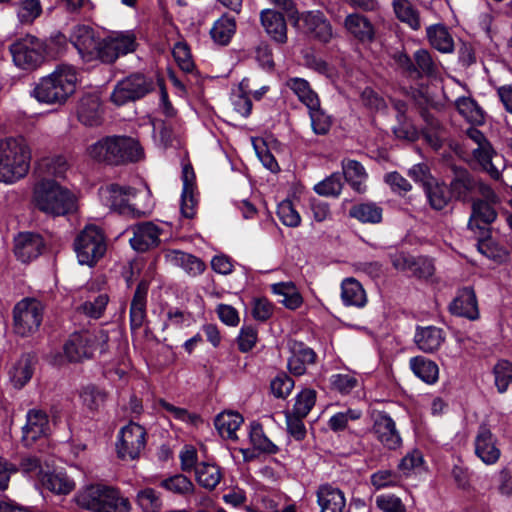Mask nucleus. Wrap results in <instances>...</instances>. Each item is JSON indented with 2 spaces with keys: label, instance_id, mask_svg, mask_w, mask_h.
<instances>
[{
  "label": "nucleus",
  "instance_id": "nucleus-1",
  "mask_svg": "<svg viewBox=\"0 0 512 512\" xmlns=\"http://www.w3.org/2000/svg\"><path fill=\"white\" fill-rule=\"evenodd\" d=\"M70 39L85 62L112 64L120 56L136 49V36L131 31L114 32L99 38L91 27L78 25L73 29Z\"/></svg>",
  "mask_w": 512,
  "mask_h": 512
},
{
  "label": "nucleus",
  "instance_id": "nucleus-2",
  "mask_svg": "<svg viewBox=\"0 0 512 512\" xmlns=\"http://www.w3.org/2000/svg\"><path fill=\"white\" fill-rule=\"evenodd\" d=\"M78 81L79 75L74 66L60 64L35 83L30 95L39 103L61 105L76 91Z\"/></svg>",
  "mask_w": 512,
  "mask_h": 512
},
{
  "label": "nucleus",
  "instance_id": "nucleus-3",
  "mask_svg": "<svg viewBox=\"0 0 512 512\" xmlns=\"http://www.w3.org/2000/svg\"><path fill=\"white\" fill-rule=\"evenodd\" d=\"M86 153L96 162L113 166L138 162L144 158V150L139 141L129 136L103 137L89 145Z\"/></svg>",
  "mask_w": 512,
  "mask_h": 512
},
{
  "label": "nucleus",
  "instance_id": "nucleus-4",
  "mask_svg": "<svg viewBox=\"0 0 512 512\" xmlns=\"http://www.w3.org/2000/svg\"><path fill=\"white\" fill-rule=\"evenodd\" d=\"M32 200L39 211L51 217L64 216L77 209L76 196L50 179L41 180L34 186Z\"/></svg>",
  "mask_w": 512,
  "mask_h": 512
},
{
  "label": "nucleus",
  "instance_id": "nucleus-5",
  "mask_svg": "<svg viewBox=\"0 0 512 512\" xmlns=\"http://www.w3.org/2000/svg\"><path fill=\"white\" fill-rule=\"evenodd\" d=\"M75 503L92 512H129L130 502L119 490L103 484H91L81 488L75 495Z\"/></svg>",
  "mask_w": 512,
  "mask_h": 512
},
{
  "label": "nucleus",
  "instance_id": "nucleus-6",
  "mask_svg": "<svg viewBox=\"0 0 512 512\" xmlns=\"http://www.w3.org/2000/svg\"><path fill=\"white\" fill-rule=\"evenodd\" d=\"M31 151L24 139L7 138L0 141V182L11 184L29 171Z\"/></svg>",
  "mask_w": 512,
  "mask_h": 512
},
{
  "label": "nucleus",
  "instance_id": "nucleus-7",
  "mask_svg": "<svg viewBox=\"0 0 512 512\" xmlns=\"http://www.w3.org/2000/svg\"><path fill=\"white\" fill-rule=\"evenodd\" d=\"M74 250L81 265H95L107 250L102 229L93 224L86 225L74 240Z\"/></svg>",
  "mask_w": 512,
  "mask_h": 512
},
{
  "label": "nucleus",
  "instance_id": "nucleus-8",
  "mask_svg": "<svg viewBox=\"0 0 512 512\" xmlns=\"http://www.w3.org/2000/svg\"><path fill=\"white\" fill-rule=\"evenodd\" d=\"M9 51L16 67L26 71L37 69L45 60V42L33 35L27 34L14 41Z\"/></svg>",
  "mask_w": 512,
  "mask_h": 512
},
{
  "label": "nucleus",
  "instance_id": "nucleus-9",
  "mask_svg": "<svg viewBox=\"0 0 512 512\" xmlns=\"http://www.w3.org/2000/svg\"><path fill=\"white\" fill-rule=\"evenodd\" d=\"M153 90L154 82L151 78L141 73H133L116 83L110 99L116 106H123L145 97Z\"/></svg>",
  "mask_w": 512,
  "mask_h": 512
},
{
  "label": "nucleus",
  "instance_id": "nucleus-10",
  "mask_svg": "<svg viewBox=\"0 0 512 512\" xmlns=\"http://www.w3.org/2000/svg\"><path fill=\"white\" fill-rule=\"evenodd\" d=\"M108 341V334L100 330L97 334L90 331L75 332L70 335L64 345V353L71 362H79L90 358L101 342L100 350Z\"/></svg>",
  "mask_w": 512,
  "mask_h": 512
},
{
  "label": "nucleus",
  "instance_id": "nucleus-11",
  "mask_svg": "<svg viewBox=\"0 0 512 512\" xmlns=\"http://www.w3.org/2000/svg\"><path fill=\"white\" fill-rule=\"evenodd\" d=\"M43 306L34 298L19 301L13 309V329L20 336L35 333L42 322Z\"/></svg>",
  "mask_w": 512,
  "mask_h": 512
},
{
  "label": "nucleus",
  "instance_id": "nucleus-12",
  "mask_svg": "<svg viewBox=\"0 0 512 512\" xmlns=\"http://www.w3.org/2000/svg\"><path fill=\"white\" fill-rule=\"evenodd\" d=\"M146 446L145 429L134 422L122 427L117 435L116 452L122 460H135L139 458Z\"/></svg>",
  "mask_w": 512,
  "mask_h": 512
},
{
  "label": "nucleus",
  "instance_id": "nucleus-13",
  "mask_svg": "<svg viewBox=\"0 0 512 512\" xmlns=\"http://www.w3.org/2000/svg\"><path fill=\"white\" fill-rule=\"evenodd\" d=\"M99 195L102 203L111 210L124 215H136L137 210L130 203L131 199L135 197L134 188L113 183L101 187Z\"/></svg>",
  "mask_w": 512,
  "mask_h": 512
},
{
  "label": "nucleus",
  "instance_id": "nucleus-14",
  "mask_svg": "<svg viewBox=\"0 0 512 512\" xmlns=\"http://www.w3.org/2000/svg\"><path fill=\"white\" fill-rule=\"evenodd\" d=\"M474 453L482 463L488 466L496 464L501 457L498 439L486 424L480 425L476 432Z\"/></svg>",
  "mask_w": 512,
  "mask_h": 512
},
{
  "label": "nucleus",
  "instance_id": "nucleus-15",
  "mask_svg": "<svg viewBox=\"0 0 512 512\" xmlns=\"http://www.w3.org/2000/svg\"><path fill=\"white\" fill-rule=\"evenodd\" d=\"M132 237L129 243L137 252H147L159 246L163 229L151 221L141 222L130 227Z\"/></svg>",
  "mask_w": 512,
  "mask_h": 512
},
{
  "label": "nucleus",
  "instance_id": "nucleus-16",
  "mask_svg": "<svg viewBox=\"0 0 512 512\" xmlns=\"http://www.w3.org/2000/svg\"><path fill=\"white\" fill-rule=\"evenodd\" d=\"M374 437L387 449L396 450L402 445V437L395 421L387 413L377 414L372 426Z\"/></svg>",
  "mask_w": 512,
  "mask_h": 512
},
{
  "label": "nucleus",
  "instance_id": "nucleus-17",
  "mask_svg": "<svg viewBox=\"0 0 512 512\" xmlns=\"http://www.w3.org/2000/svg\"><path fill=\"white\" fill-rule=\"evenodd\" d=\"M486 197L487 201L477 200L473 202L472 214L468 222V227L471 230L485 231L486 225L496 219L497 214L492 204L496 203L498 198L490 189H487ZM482 234L484 235V232Z\"/></svg>",
  "mask_w": 512,
  "mask_h": 512
},
{
  "label": "nucleus",
  "instance_id": "nucleus-18",
  "mask_svg": "<svg viewBox=\"0 0 512 512\" xmlns=\"http://www.w3.org/2000/svg\"><path fill=\"white\" fill-rule=\"evenodd\" d=\"M44 248V242L39 234L24 232L14 238V254L16 258L28 263L36 259Z\"/></svg>",
  "mask_w": 512,
  "mask_h": 512
},
{
  "label": "nucleus",
  "instance_id": "nucleus-19",
  "mask_svg": "<svg viewBox=\"0 0 512 512\" xmlns=\"http://www.w3.org/2000/svg\"><path fill=\"white\" fill-rule=\"evenodd\" d=\"M49 429L48 416L41 410H30L27 421L22 428V442L25 446H32L38 439L46 436Z\"/></svg>",
  "mask_w": 512,
  "mask_h": 512
},
{
  "label": "nucleus",
  "instance_id": "nucleus-20",
  "mask_svg": "<svg viewBox=\"0 0 512 512\" xmlns=\"http://www.w3.org/2000/svg\"><path fill=\"white\" fill-rule=\"evenodd\" d=\"M304 29L313 38L328 43L333 38V29L329 20L320 11H308L300 18Z\"/></svg>",
  "mask_w": 512,
  "mask_h": 512
},
{
  "label": "nucleus",
  "instance_id": "nucleus-21",
  "mask_svg": "<svg viewBox=\"0 0 512 512\" xmlns=\"http://www.w3.org/2000/svg\"><path fill=\"white\" fill-rule=\"evenodd\" d=\"M344 28L349 35L362 43H371L375 39V27L363 14L351 13L344 19Z\"/></svg>",
  "mask_w": 512,
  "mask_h": 512
},
{
  "label": "nucleus",
  "instance_id": "nucleus-22",
  "mask_svg": "<svg viewBox=\"0 0 512 512\" xmlns=\"http://www.w3.org/2000/svg\"><path fill=\"white\" fill-rule=\"evenodd\" d=\"M166 263L183 269L188 275L195 277L205 271V263L198 257L181 250L168 249L164 252Z\"/></svg>",
  "mask_w": 512,
  "mask_h": 512
},
{
  "label": "nucleus",
  "instance_id": "nucleus-23",
  "mask_svg": "<svg viewBox=\"0 0 512 512\" xmlns=\"http://www.w3.org/2000/svg\"><path fill=\"white\" fill-rule=\"evenodd\" d=\"M260 22L273 41L279 44L287 42V24L283 14L273 9H264L260 12Z\"/></svg>",
  "mask_w": 512,
  "mask_h": 512
},
{
  "label": "nucleus",
  "instance_id": "nucleus-24",
  "mask_svg": "<svg viewBox=\"0 0 512 512\" xmlns=\"http://www.w3.org/2000/svg\"><path fill=\"white\" fill-rule=\"evenodd\" d=\"M35 363V356L23 354L11 364L8 375L13 387L21 389L31 380Z\"/></svg>",
  "mask_w": 512,
  "mask_h": 512
},
{
  "label": "nucleus",
  "instance_id": "nucleus-25",
  "mask_svg": "<svg viewBox=\"0 0 512 512\" xmlns=\"http://www.w3.org/2000/svg\"><path fill=\"white\" fill-rule=\"evenodd\" d=\"M452 314L475 320L479 316L478 303L472 288L466 287L459 290L457 296L450 304Z\"/></svg>",
  "mask_w": 512,
  "mask_h": 512
},
{
  "label": "nucleus",
  "instance_id": "nucleus-26",
  "mask_svg": "<svg viewBox=\"0 0 512 512\" xmlns=\"http://www.w3.org/2000/svg\"><path fill=\"white\" fill-rule=\"evenodd\" d=\"M316 496L321 512H344L346 499L340 489L324 484L319 486Z\"/></svg>",
  "mask_w": 512,
  "mask_h": 512
},
{
  "label": "nucleus",
  "instance_id": "nucleus-27",
  "mask_svg": "<svg viewBox=\"0 0 512 512\" xmlns=\"http://www.w3.org/2000/svg\"><path fill=\"white\" fill-rule=\"evenodd\" d=\"M414 341L417 347L425 353H434L445 341V333L441 328L427 326L416 330Z\"/></svg>",
  "mask_w": 512,
  "mask_h": 512
},
{
  "label": "nucleus",
  "instance_id": "nucleus-28",
  "mask_svg": "<svg viewBox=\"0 0 512 512\" xmlns=\"http://www.w3.org/2000/svg\"><path fill=\"white\" fill-rule=\"evenodd\" d=\"M392 8L396 19L413 31L422 27L420 11L410 0H392Z\"/></svg>",
  "mask_w": 512,
  "mask_h": 512
},
{
  "label": "nucleus",
  "instance_id": "nucleus-29",
  "mask_svg": "<svg viewBox=\"0 0 512 512\" xmlns=\"http://www.w3.org/2000/svg\"><path fill=\"white\" fill-rule=\"evenodd\" d=\"M148 283L141 281L136 288L130 305V327L131 330L140 329L146 319V297Z\"/></svg>",
  "mask_w": 512,
  "mask_h": 512
},
{
  "label": "nucleus",
  "instance_id": "nucleus-30",
  "mask_svg": "<svg viewBox=\"0 0 512 512\" xmlns=\"http://www.w3.org/2000/svg\"><path fill=\"white\" fill-rule=\"evenodd\" d=\"M79 121L85 126H97L102 121L100 99L95 95L84 96L78 105Z\"/></svg>",
  "mask_w": 512,
  "mask_h": 512
},
{
  "label": "nucleus",
  "instance_id": "nucleus-31",
  "mask_svg": "<svg viewBox=\"0 0 512 512\" xmlns=\"http://www.w3.org/2000/svg\"><path fill=\"white\" fill-rule=\"evenodd\" d=\"M298 100L306 106L307 109L320 106L318 94L312 89L310 83L300 77H292L287 79L285 83Z\"/></svg>",
  "mask_w": 512,
  "mask_h": 512
},
{
  "label": "nucleus",
  "instance_id": "nucleus-32",
  "mask_svg": "<svg viewBox=\"0 0 512 512\" xmlns=\"http://www.w3.org/2000/svg\"><path fill=\"white\" fill-rule=\"evenodd\" d=\"M243 421L242 415L238 412L224 411L216 416L214 424L221 437L236 441L238 439L237 430Z\"/></svg>",
  "mask_w": 512,
  "mask_h": 512
},
{
  "label": "nucleus",
  "instance_id": "nucleus-33",
  "mask_svg": "<svg viewBox=\"0 0 512 512\" xmlns=\"http://www.w3.org/2000/svg\"><path fill=\"white\" fill-rule=\"evenodd\" d=\"M429 44L441 53L454 51V40L448 28L443 24H433L426 28Z\"/></svg>",
  "mask_w": 512,
  "mask_h": 512
},
{
  "label": "nucleus",
  "instance_id": "nucleus-34",
  "mask_svg": "<svg viewBox=\"0 0 512 512\" xmlns=\"http://www.w3.org/2000/svg\"><path fill=\"white\" fill-rule=\"evenodd\" d=\"M341 299L346 306L362 308L367 303V296L361 283L355 278H346L341 283Z\"/></svg>",
  "mask_w": 512,
  "mask_h": 512
},
{
  "label": "nucleus",
  "instance_id": "nucleus-35",
  "mask_svg": "<svg viewBox=\"0 0 512 512\" xmlns=\"http://www.w3.org/2000/svg\"><path fill=\"white\" fill-rule=\"evenodd\" d=\"M273 294L281 297L279 302L287 309L296 310L303 304V297L291 281L278 282L271 285Z\"/></svg>",
  "mask_w": 512,
  "mask_h": 512
},
{
  "label": "nucleus",
  "instance_id": "nucleus-36",
  "mask_svg": "<svg viewBox=\"0 0 512 512\" xmlns=\"http://www.w3.org/2000/svg\"><path fill=\"white\" fill-rule=\"evenodd\" d=\"M342 171L346 181L357 192L362 193L366 189L367 172L363 165L352 159L342 161Z\"/></svg>",
  "mask_w": 512,
  "mask_h": 512
},
{
  "label": "nucleus",
  "instance_id": "nucleus-37",
  "mask_svg": "<svg viewBox=\"0 0 512 512\" xmlns=\"http://www.w3.org/2000/svg\"><path fill=\"white\" fill-rule=\"evenodd\" d=\"M412 372L427 384H434L439 378L438 365L423 356L412 357L409 361Z\"/></svg>",
  "mask_w": 512,
  "mask_h": 512
},
{
  "label": "nucleus",
  "instance_id": "nucleus-38",
  "mask_svg": "<svg viewBox=\"0 0 512 512\" xmlns=\"http://www.w3.org/2000/svg\"><path fill=\"white\" fill-rule=\"evenodd\" d=\"M222 477V472L216 464L201 462L195 467V479L206 490H214Z\"/></svg>",
  "mask_w": 512,
  "mask_h": 512
},
{
  "label": "nucleus",
  "instance_id": "nucleus-39",
  "mask_svg": "<svg viewBox=\"0 0 512 512\" xmlns=\"http://www.w3.org/2000/svg\"><path fill=\"white\" fill-rule=\"evenodd\" d=\"M236 32V20L227 14L216 20L210 30L213 41L219 45H227Z\"/></svg>",
  "mask_w": 512,
  "mask_h": 512
},
{
  "label": "nucleus",
  "instance_id": "nucleus-40",
  "mask_svg": "<svg viewBox=\"0 0 512 512\" xmlns=\"http://www.w3.org/2000/svg\"><path fill=\"white\" fill-rule=\"evenodd\" d=\"M160 487L183 498H189L195 492V485L183 474H175L163 479L160 482Z\"/></svg>",
  "mask_w": 512,
  "mask_h": 512
},
{
  "label": "nucleus",
  "instance_id": "nucleus-41",
  "mask_svg": "<svg viewBox=\"0 0 512 512\" xmlns=\"http://www.w3.org/2000/svg\"><path fill=\"white\" fill-rule=\"evenodd\" d=\"M383 210L380 206L372 202L360 203L354 205L349 215L361 223L378 224L382 221Z\"/></svg>",
  "mask_w": 512,
  "mask_h": 512
},
{
  "label": "nucleus",
  "instance_id": "nucleus-42",
  "mask_svg": "<svg viewBox=\"0 0 512 512\" xmlns=\"http://www.w3.org/2000/svg\"><path fill=\"white\" fill-rule=\"evenodd\" d=\"M458 112L470 123H484V112L477 102L470 97H460L455 102Z\"/></svg>",
  "mask_w": 512,
  "mask_h": 512
},
{
  "label": "nucleus",
  "instance_id": "nucleus-43",
  "mask_svg": "<svg viewBox=\"0 0 512 512\" xmlns=\"http://www.w3.org/2000/svg\"><path fill=\"white\" fill-rule=\"evenodd\" d=\"M316 359L315 352L308 347H301L294 350L288 360V369L294 375H303L306 372V366L313 364Z\"/></svg>",
  "mask_w": 512,
  "mask_h": 512
},
{
  "label": "nucleus",
  "instance_id": "nucleus-44",
  "mask_svg": "<svg viewBox=\"0 0 512 512\" xmlns=\"http://www.w3.org/2000/svg\"><path fill=\"white\" fill-rule=\"evenodd\" d=\"M430 206L435 210L444 209L450 200V193L446 185L432 181L424 188Z\"/></svg>",
  "mask_w": 512,
  "mask_h": 512
},
{
  "label": "nucleus",
  "instance_id": "nucleus-45",
  "mask_svg": "<svg viewBox=\"0 0 512 512\" xmlns=\"http://www.w3.org/2000/svg\"><path fill=\"white\" fill-rule=\"evenodd\" d=\"M43 485L56 494H68L75 488V483L65 473L53 472L44 475Z\"/></svg>",
  "mask_w": 512,
  "mask_h": 512
},
{
  "label": "nucleus",
  "instance_id": "nucleus-46",
  "mask_svg": "<svg viewBox=\"0 0 512 512\" xmlns=\"http://www.w3.org/2000/svg\"><path fill=\"white\" fill-rule=\"evenodd\" d=\"M136 504L143 512H159L163 502L158 491L146 487L137 492Z\"/></svg>",
  "mask_w": 512,
  "mask_h": 512
},
{
  "label": "nucleus",
  "instance_id": "nucleus-47",
  "mask_svg": "<svg viewBox=\"0 0 512 512\" xmlns=\"http://www.w3.org/2000/svg\"><path fill=\"white\" fill-rule=\"evenodd\" d=\"M472 153L474 158L492 178L498 179L500 177V171L492 161L495 152L489 142L473 148Z\"/></svg>",
  "mask_w": 512,
  "mask_h": 512
},
{
  "label": "nucleus",
  "instance_id": "nucleus-48",
  "mask_svg": "<svg viewBox=\"0 0 512 512\" xmlns=\"http://www.w3.org/2000/svg\"><path fill=\"white\" fill-rule=\"evenodd\" d=\"M317 393L314 389H302L296 396L290 412L300 417H306L315 406Z\"/></svg>",
  "mask_w": 512,
  "mask_h": 512
},
{
  "label": "nucleus",
  "instance_id": "nucleus-49",
  "mask_svg": "<svg viewBox=\"0 0 512 512\" xmlns=\"http://www.w3.org/2000/svg\"><path fill=\"white\" fill-rule=\"evenodd\" d=\"M249 436L255 449L266 453H275L277 451L276 445L264 434L261 424L257 422L251 423Z\"/></svg>",
  "mask_w": 512,
  "mask_h": 512
},
{
  "label": "nucleus",
  "instance_id": "nucleus-50",
  "mask_svg": "<svg viewBox=\"0 0 512 512\" xmlns=\"http://www.w3.org/2000/svg\"><path fill=\"white\" fill-rule=\"evenodd\" d=\"M277 216L280 222L287 227H298L301 223V216L289 199L283 200L278 204Z\"/></svg>",
  "mask_w": 512,
  "mask_h": 512
},
{
  "label": "nucleus",
  "instance_id": "nucleus-51",
  "mask_svg": "<svg viewBox=\"0 0 512 512\" xmlns=\"http://www.w3.org/2000/svg\"><path fill=\"white\" fill-rule=\"evenodd\" d=\"M343 183L339 173H333L314 186V191L321 196L337 197L340 195Z\"/></svg>",
  "mask_w": 512,
  "mask_h": 512
},
{
  "label": "nucleus",
  "instance_id": "nucleus-52",
  "mask_svg": "<svg viewBox=\"0 0 512 512\" xmlns=\"http://www.w3.org/2000/svg\"><path fill=\"white\" fill-rule=\"evenodd\" d=\"M311 127L316 135H325L332 126L331 117L326 114L320 106L308 109Z\"/></svg>",
  "mask_w": 512,
  "mask_h": 512
},
{
  "label": "nucleus",
  "instance_id": "nucleus-53",
  "mask_svg": "<svg viewBox=\"0 0 512 512\" xmlns=\"http://www.w3.org/2000/svg\"><path fill=\"white\" fill-rule=\"evenodd\" d=\"M109 302V297L106 293H100L93 298L85 301L81 306L80 310L88 317L98 319L100 318Z\"/></svg>",
  "mask_w": 512,
  "mask_h": 512
},
{
  "label": "nucleus",
  "instance_id": "nucleus-54",
  "mask_svg": "<svg viewBox=\"0 0 512 512\" xmlns=\"http://www.w3.org/2000/svg\"><path fill=\"white\" fill-rule=\"evenodd\" d=\"M493 372L498 392L504 393L512 381V363L507 360H500L494 366Z\"/></svg>",
  "mask_w": 512,
  "mask_h": 512
},
{
  "label": "nucleus",
  "instance_id": "nucleus-55",
  "mask_svg": "<svg viewBox=\"0 0 512 512\" xmlns=\"http://www.w3.org/2000/svg\"><path fill=\"white\" fill-rule=\"evenodd\" d=\"M375 505L381 512H406L407 508L400 497L393 493H383L375 498Z\"/></svg>",
  "mask_w": 512,
  "mask_h": 512
},
{
  "label": "nucleus",
  "instance_id": "nucleus-56",
  "mask_svg": "<svg viewBox=\"0 0 512 512\" xmlns=\"http://www.w3.org/2000/svg\"><path fill=\"white\" fill-rule=\"evenodd\" d=\"M361 415V411L356 409L337 412L328 420V427L334 432L343 431L347 428L350 421L358 420Z\"/></svg>",
  "mask_w": 512,
  "mask_h": 512
},
{
  "label": "nucleus",
  "instance_id": "nucleus-57",
  "mask_svg": "<svg viewBox=\"0 0 512 512\" xmlns=\"http://www.w3.org/2000/svg\"><path fill=\"white\" fill-rule=\"evenodd\" d=\"M41 12L40 0H23L19 3L17 16L21 23L30 24L40 16Z\"/></svg>",
  "mask_w": 512,
  "mask_h": 512
},
{
  "label": "nucleus",
  "instance_id": "nucleus-58",
  "mask_svg": "<svg viewBox=\"0 0 512 512\" xmlns=\"http://www.w3.org/2000/svg\"><path fill=\"white\" fill-rule=\"evenodd\" d=\"M80 398L84 406L90 410H98L106 401L104 391L95 386H86L80 393Z\"/></svg>",
  "mask_w": 512,
  "mask_h": 512
},
{
  "label": "nucleus",
  "instance_id": "nucleus-59",
  "mask_svg": "<svg viewBox=\"0 0 512 512\" xmlns=\"http://www.w3.org/2000/svg\"><path fill=\"white\" fill-rule=\"evenodd\" d=\"M330 384L332 389L341 394H349L353 389L359 385V380L354 374H333L330 377Z\"/></svg>",
  "mask_w": 512,
  "mask_h": 512
},
{
  "label": "nucleus",
  "instance_id": "nucleus-60",
  "mask_svg": "<svg viewBox=\"0 0 512 512\" xmlns=\"http://www.w3.org/2000/svg\"><path fill=\"white\" fill-rule=\"evenodd\" d=\"M370 481L375 489L380 490L397 486L400 483V477L392 470H379L371 475Z\"/></svg>",
  "mask_w": 512,
  "mask_h": 512
},
{
  "label": "nucleus",
  "instance_id": "nucleus-61",
  "mask_svg": "<svg viewBox=\"0 0 512 512\" xmlns=\"http://www.w3.org/2000/svg\"><path fill=\"white\" fill-rule=\"evenodd\" d=\"M172 54L181 70L191 72L194 69V62L186 43L177 42L173 47Z\"/></svg>",
  "mask_w": 512,
  "mask_h": 512
},
{
  "label": "nucleus",
  "instance_id": "nucleus-62",
  "mask_svg": "<svg viewBox=\"0 0 512 512\" xmlns=\"http://www.w3.org/2000/svg\"><path fill=\"white\" fill-rule=\"evenodd\" d=\"M294 380L287 374L276 376L270 384L271 392L276 398H287L294 388Z\"/></svg>",
  "mask_w": 512,
  "mask_h": 512
},
{
  "label": "nucleus",
  "instance_id": "nucleus-63",
  "mask_svg": "<svg viewBox=\"0 0 512 512\" xmlns=\"http://www.w3.org/2000/svg\"><path fill=\"white\" fill-rule=\"evenodd\" d=\"M288 433L296 440H303L306 436V428L303 423L305 417H300L293 412L285 413Z\"/></svg>",
  "mask_w": 512,
  "mask_h": 512
},
{
  "label": "nucleus",
  "instance_id": "nucleus-64",
  "mask_svg": "<svg viewBox=\"0 0 512 512\" xmlns=\"http://www.w3.org/2000/svg\"><path fill=\"white\" fill-rule=\"evenodd\" d=\"M434 273V265L427 257H417L413 259L410 274L419 278H427Z\"/></svg>",
  "mask_w": 512,
  "mask_h": 512
}]
</instances>
